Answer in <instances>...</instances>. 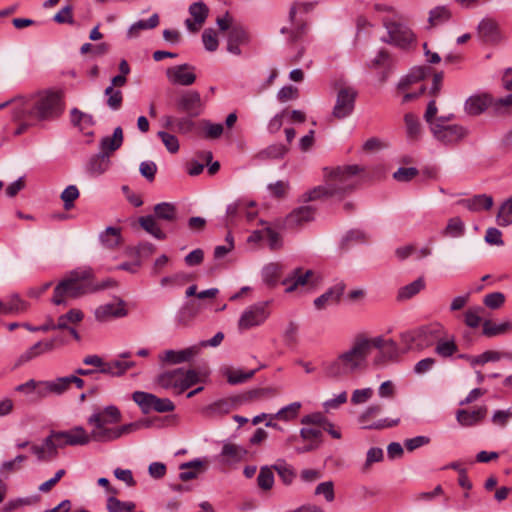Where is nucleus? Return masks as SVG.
<instances>
[{
  "label": "nucleus",
  "mask_w": 512,
  "mask_h": 512,
  "mask_svg": "<svg viewBox=\"0 0 512 512\" xmlns=\"http://www.w3.org/2000/svg\"><path fill=\"white\" fill-rule=\"evenodd\" d=\"M13 103V120L25 119L29 123L49 122L64 111L61 94L51 90L38 92L30 97H17Z\"/></svg>",
  "instance_id": "1"
},
{
  "label": "nucleus",
  "mask_w": 512,
  "mask_h": 512,
  "mask_svg": "<svg viewBox=\"0 0 512 512\" xmlns=\"http://www.w3.org/2000/svg\"><path fill=\"white\" fill-rule=\"evenodd\" d=\"M121 420V411L114 405L96 410L87 419V423L93 427L90 433L91 439L101 443L112 442L151 425L149 420H138L122 426H115Z\"/></svg>",
  "instance_id": "2"
},
{
  "label": "nucleus",
  "mask_w": 512,
  "mask_h": 512,
  "mask_svg": "<svg viewBox=\"0 0 512 512\" xmlns=\"http://www.w3.org/2000/svg\"><path fill=\"white\" fill-rule=\"evenodd\" d=\"M362 171L363 168L359 165L325 168V184L305 192L302 195V201L310 202L336 196L342 197L355 188L356 181L354 176Z\"/></svg>",
  "instance_id": "3"
},
{
  "label": "nucleus",
  "mask_w": 512,
  "mask_h": 512,
  "mask_svg": "<svg viewBox=\"0 0 512 512\" xmlns=\"http://www.w3.org/2000/svg\"><path fill=\"white\" fill-rule=\"evenodd\" d=\"M367 358V343L356 336L349 349L341 352L335 359L323 364L324 373L329 378L351 375L364 367Z\"/></svg>",
  "instance_id": "4"
},
{
  "label": "nucleus",
  "mask_w": 512,
  "mask_h": 512,
  "mask_svg": "<svg viewBox=\"0 0 512 512\" xmlns=\"http://www.w3.org/2000/svg\"><path fill=\"white\" fill-rule=\"evenodd\" d=\"M92 292L95 289L90 271L74 270L55 286L51 301L55 305H66L69 299H77Z\"/></svg>",
  "instance_id": "5"
},
{
  "label": "nucleus",
  "mask_w": 512,
  "mask_h": 512,
  "mask_svg": "<svg viewBox=\"0 0 512 512\" xmlns=\"http://www.w3.org/2000/svg\"><path fill=\"white\" fill-rule=\"evenodd\" d=\"M90 434L82 426H74L69 430H52L44 439V444L49 448V454L58 455V449L66 446H84L91 441Z\"/></svg>",
  "instance_id": "6"
},
{
  "label": "nucleus",
  "mask_w": 512,
  "mask_h": 512,
  "mask_svg": "<svg viewBox=\"0 0 512 512\" xmlns=\"http://www.w3.org/2000/svg\"><path fill=\"white\" fill-rule=\"evenodd\" d=\"M154 215L142 216L138 219L139 225L150 235L158 240H165L166 233L161 229L157 220L174 223L177 220L178 210L175 204L161 202L154 206Z\"/></svg>",
  "instance_id": "7"
},
{
  "label": "nucleus",
  "mask_w": 512,
  "mask_h": 512,
  "mask_svg": "<svg viewBox=\"0 0 512 512\" xmlns=\"http://www.w3.org/2000/svg\"><path fill=\"white\" fill-rule=\"evenodd\" d=\"M15 391L30 396L33 401L39 402L50 396L62 395L58 378L52 380L29 379L15 387Z\"/></svg>",
  "instance_id": "8"
},
{
  "label": "nucleus",
  "mask_w": 512,
  "mask_h": 512,
  "mask_svg": "<svg viewBox=\"0 0 512 512\" xmlns=\"http://www.w3.org/2000/svg\"><path fill=\"white\" fill-rule=\"evenodd\" d=\"M270 316L269 301L257 302L247 307L238 320L240 330H249L262 325Z\"/></svg>",
  "instance_id": "9"
},
{
  "label": "nucleus",
  "mask_w": 512,
  "mask_h": 512,
  "mask_svg": "<svg viewBox=\"0 0 512 512\" xmlns=\"http://www.w3.org/2000/svg\"><path fill=\"white\" fill-rule=\"evenodd\" d=\"M430 131L438 142L446 146H455L459 144L469 134V130L459 124H432V129Z\"/></svg>",
  "instance_id": "10"
},
{
  "label": "nucleus",
  "mask_w": 512,
  "mask_h": 512,
  "mask_svg": "<svg viewBox=\"0 0 512 512\" xmlns=\"http://www.w3.org/2000/svg\"><path fill=\"white\" fill-rule=\"evenodd\" d=\"M381 411V405L372 404L359 415L358 422L362 425L363 429L369 430H380L398 425L399 419L390 420L385 418L375 421L374 418L377 417Z\"/></svg>",
  "instance_id": "11"
},
{
  "label": "nucleus",
  "mask_w": 512,
  "mask_h": 512,
  "mask_svg": "<svg viewBox=\"0 0 512 512\" xmlns=\"http://www.w3.org/2000/svg\"><path fill=\"white\" fill-rule=\"evenodd\" d=\"M383 24L389 36L388 39H384L385 42L404 48L414 41L415 36L406 25L386 19Z\"/></svg>",
  "instance_id": "12"
},
{
  "label": "nucleus",
  "mask_w": 512,
  "mask_h": 512,
  "mask_svg": "<svg viewBox=\"0 0 512 512\" xmlns=\"http://www.w3.org/2000/svg\"><path fill=\"white\" fill-rule=\"evenodd\" d=\"M357 91L352 87H342L339 89L336 103L333 108V116L337 119L348 117L354 110Z\"/></svg>",
  "instance_id": "13"
},
{
  "label": "nucleus",
  "mask_w": 512,
  "mask_h": 512,
  "mask_svg": "<svg viewBox=\"0 0 512 512\" xmlns=\"http://www.w3.org/2000/svg\"><path fill=\"white\" fill-rule=\"evenodd\" d=\"M251 41L250 34L240 24H235L227 33V51L233 55L240 56L242 51L240 45H247Z\"/></svg>",
  "instance_id": "14"
},
{
  "label": "nucleus",
  "mask_w": 512,
  "mask_h": 512,
  "mask_svg": "<svg viewBox=\"0 0 512 512\" xmlns=\"http://www.w3.org/2000/svg\"><path fill=\"white\" fill-rule=\"evenodd\" d=\"M179 111L186 113L189 117H197L202 111V101L199 92L186 91L177 100Z\"/></svg>",
  "instance_id": "15"
},
{
  "label": "nucleus",
  "mask_w": 512,
  "mask_h": 512,
  "mask_svg": "<svg viewBox=\"0 0 512 512\" xmlns=\"http://www.w3.org/2000/svg\"><path fill=\"white\" fill-rule=\"evenodd\" d=\"M167 78L173 84L189 86L196 80L194 67L189 64H181L167 69Z\"/></svg>",
  "instance_id": "16"
},
{
  "label": "nucleus",
  "mask_w": 512,
  "mask_h": 512,
  "mask_svg": "<svg viewBox=\"0 0 512 512\" xmlns=\"http://www.w3.org/2000/svg\"><path fill=\"white\" fill-rule=\"evenodd\" d=\"M316 209L313 206H301L290 212L285 220L288 228H296L315 218Z\"/></svg>",
  "instance_id": "17"
},
{
  "label": "nucleus",
  "mask_w": 512,
  "mask_h": 512,
  "mask_svg": "<svg viewBox=\"0 0 512 512\" xmlns=\"http://www.w3.org/2000/svg\"><path fill=\"white\" fill-rule=\"evenodd\" d=\"M435 330L432 327L423 326L413 331H407L400 335L401 341L407 346L408 350L413 349L414 344L420 348L423 347L422 342L426 341L429 336H432Z\"/></svg>",
  "instance_id": "18"
},
{
  "label": "nucleus",
  "mask_w": 512,
  "mask_h": 512,
  "mask_svg": "<svg viewBox=\"0 0 512 512\" xmlns=\"http://www.w3.org/2000/svg\"><path fill=\"white\" fill-rule=\"evenodd\" d=\"M345 290V284L340 282L330 287L325 293L314 300V306L318 310L326 309L339 302Z\"/></svg>",
  "instance_id": "19"
},
{
  "label": "nucleus",
  "mask_w": 512,
  "mask_h": 512,
  "mask_svg": "<svg viewBox=\"0 0 512 512\" xmlns=\"http://www.w3.org/2000/svg\"><path fill=\"white\" fill-rule=\"evenodd\" d=\"M200 349L198 345L188 347L183 350H166L160 356L159 359L168 364H180L189 361L199 353Z\"/></svg>",
  "instance_id": "20"
},
{
  "label": "nucleus",
  "mask_w": 512,
  "mask_h": 512,
  "mask_svg": "<svg viewBox=\"0 0 512 512\" xmlns=\"http://www.w3.org/2000/svg\"><path fill=\"white\" fill-rule=\"evenodd\" d=\"M189 13L193 20L189 18L186 19L185 25L189 31L197 32L200 26L205 22L209 13V9L205 3L200 1L190 5Z\"/></svg>",
  "instance_id": "21"
},
{
  "label": "nucleus",
  "mask_w": 512,
  "mask_h": 512,
  "mask_svg": "<svg viewBox=\"0 0 512 512\" xmlns=\"http://www.w3.org/2000/svg\"><path fill=\"white\" fill-rule=\"evenodd\" d=\"M127 315V310L125 309V302L123 300H119L117 304L107 303L101 305L95 310V318L98 321H106L110 318H121Z\"/></svg>",
  "instance_id": "22"
},
{
  "label": "nucleus",
  "mask_w": 512,
  "mask_h": 512,
  "mask_svg": "<svg viewBox=\"0 0 512 512\" xmlns=\"http://www.w3.org/2000/svg\"><path fill=\"white\" fill-rule=\"evenodd\" d=\"M478 35L486 43H497L501 38L498 24L491 18H484L479 23Z\"/></svg>",
  "instance_id": "23"
},
{
  "label": "nucleus",
  "mask_w": 512,
  "mask_h": 512,
  "mask_svg": "<svg viewBox=\"0 0 512 512\" xmlns=\"http://www.w3.org/2000/svg\"><path fill=\"white\" fill-rule=\"evenodd\" d=\"M493 198L487 194H478L472 198L461 199L458 204L464 206L472 212H479L481 210H490L493 206Z\"/></svg>",
  "instance_id": "24"
},
{
  "label": "nucleus",
  "mask_w": 512,
  "mask_h": 512,
  "mask_svg": "<svg viewBox=\"0 0 512 512\" xmlns=\"http://www.w3.org/2000/svg\"><path fill=\"white\" fill-rule=\"evenodd\" d=\"M55 347L54 340L39 341L22 353L18 359L20 364L26 363L42 354L51 352Z\"/></svg>",
  "instance_id": "25"
},
{
  "label": "nucleus",
  "mask_w": 512,
  "mask_h": 512,
  "mask_svg": "<svg viewBox=\"0 0 512 512\" xmlns=\"http://www.w3.org/2000/svg\"><path fill=\"white\" fill-rule=\"evenodd\" d=\"M487 414V407L481 406L476 410L468 411L461 409L457 411V421L465 427H470L481 422Z\"/></svg>",
  "instance_id": "26"
},
{
  "label": "nucleus",
  "mask_w": 512,
  "mask_h": 512,
  "mask_svg": "<svg viewBox=\"0 0 512 512\" xmlns=\"http://www.w3.org/2000/svg\"><path fill=\"white\" fill-rule=\"evenodd\" d=\"M123 143V130L121 127H116L111 136H105L101 139L99 148L100 152L110 155L118 150Z\"/></svg>",
  "instance_id": "27"
},
{
  "label": "nucleus",
  "mask_w": 512,
  "mask_h": 512,
  "mask_svg": "<svg viewBox=\"0 0 512 512\" xmlns=\"http://www.w3.org/2000/svg\"><path fill=\"white\" fill-rule=\"evenodd\" d=\"M491 103L488 95H473L470 96L464 105L465 112L471 116H476L483 113Z\"/></svg>",
  "instance_id": "28"
},
{
  "label": "nucleus",
  "mask_w": 512,
  "mask_h": 512,
  "mask_svg": "<svg viewBox=\"0 0 512 512\" xmlns=\"http://www.w3.org/2000/svg\"><path fill=\"white\" fill-rule=\"evenodd\" d=\"M247 453V450L240 445L224 443L220 456L225 463L232 464L242 461Z\"/></svg>",
  "instance_id": "29"
},
{
  "label": "nucleus",
  "mask_w": 512,
  "mask_h": 512,
  "mask_svg": "<svg viewBox=\"0 0 512 512\" xmlns=\"http://www.w3.org/2000/svg\"><path fill=\"white\" fill-rule=\"evenodd\" d=\"M181 368L166 371L158 375L157 383L164 389L173 388L175 393L181 389Z\"/></svg>",
  "instance_id": "30"
},
{
  "label": "nucleus",
  "mask_w": 512,
  "mask_h": 512,
  "mask_svg": "<svg viewBox=\"0 0 512 512\" xmlns=\"http://www.w3.org/2000/svg\"><path fill=\"white\" fill-rule=\"evenodd\" d=\"M110 163V157L106 153L99 152L90 158L87 170L92 175H101L109 169Z\"/></svg>",
  "instance_id": "31"
},
{
  "label": "nucleus",
  "mask_w": 512,
  "mask_h": 512,
  "mask_svg": "<svg viewBox=\"0 0 512 512\" xmlns=\"http://www.w3.org/2000/svg\"><path fill=\"white\" fill-rule=\"evenodd\" d=\"M3 303L4 314H20L27 311L29 304L18 294H12Z\"/></svg>",
  "instance_id": "32"
},
{
  "label": "nucleus",
  "mask_w": 512,
  "mask_h": 512,
  "mask_svg": "<svg viewBox=\"0 0 512 512\" xmlns=\"http://www.w3.org/2000/svg\"><path fill=\"white\" fill-rule=\"evenodd\" d=\"M287 152L288 148L285 145L277 143L259 151L255 158L261 161L276 160L283 158Z\"/></svg>",
  "instance_id": "33"
},
{
  "label": "nucleus",
  "mask_w": 512,
  "mask_h": 512,
  "mask_svg": "<svg viewBox=\"0 0 512 512\" xmlns=\"http://www.w3.org/2000/svg\"><path fill=\"white\" fill-rule=\"evenodd\" d=\"M406 135L409 140L416 141L420 138L422 127L419 118L414 113L404 115Z\"/></svg>",
  "instance_id": "34"
},
{
  "label": "nucleus",
  "mask_w": 512,
  "mask_h": 512,
  "mask_svg": "<svg viewBox=\"0 0 512 512\" xmlns=\"http://www.w3.org/2000/svg\"><path fill=\"white\" fill-rule=\"evenodd\" d=\"M313 275L312 270L302 273L301 269H296L291 278L285 279L283 284L286 285L287 293L293 292L299 285L303 286L308 283V279Z\"/></svg>",
  "instance_id": "35"
},
{
  "label": "nucleus",
  "mask_w": 512,
  "mask_h": 512,
  "mask_svg": "<svg viewBox=\"0 0 512 512\" xmlns=\"http://www.w3.org/2000/svg\"><path fill=\"white\" fill-rule=\"evenodd\" d=\"M233 408V401L228 399H220L205 407L204 413L208 417L221 416L228 414Z\"/></svg>",
  "instance_id": "36"
},
{
  "label": "nucleus",
  "mask_w": 512,
  "mask_h": 512,
  "mask_svg": "<svg viewBox=\"0 0 512 512\" xmlns=\"http://www.w3.org/2000/svg\"><path fill=\"white\" fill-rule=\"evenodd\" d=\"M159 24V16L158 14H153L148 20H139L132 24L127 31V36L129 38L138 37L141 30L153 29L157 27Z\"/></svg>",
  "instance_id": "37"
},
{
  "label": "nucleus",
  "mask_w": 512,
  "mask_h": 512,
  "mask_svg": "<svg viewBox=\"0 0 512 512\" xmlns=\"http://www.w3.org/2000/svg\"><path fill=\"white\" fill-rule=\"evenodd\" d=\"M425 287V282L423 278H418L415 281L401 287L398 290L397 299L399 301H404L411 299L415 295H417L422 289Z\"/></svg>",
  "instance_id": "38"
},
{
  "label": "nucleus",
  "mask_w": 512,
  "mask_h": 512,
  "mask_svg": "<svg viewBox=\"0 0 512 512\" xmlns=\"http://www.w3.org/2000/svg\"><path fill=\"white\" fill-rule=\"evenodd\" d=\"M99 238L104 247L114 249L121 242V230L115 227H107Z\"/></svg>",
  "instance_id": "39"
},
{
  "label": "nucleus",
  "mask_w": 512,
  "mask_h": 512,
  "mask_svg": "<svg viewBox=\"0 0 512 512\" xmlns=\"http://www.w3.org/2000/svg\"><path fill=\"white\" fill-rule=\"evenodd\" d=\"M179 478L182 481L194 479L203 470V463L200 460H193L180 465Z\"/></svg>",
  "instance_id": "40"
},
{
  "label": "nucleus",
  "mask_w": 512,
  "mask_h": 512,
  "mask_svg": "<svg viewBox=\"0 0 512 512\" xmlns=\"http://www.w3.org/2000/svg\"><path fill=\"white\" fill-rule=\"evenodd\" d=\"M192 279L191 275L186 272H177L175 274L164 276L160 280V286L162 288L168 287H181Z\"/></svg>",
  "instance_id": "41"
},
{
  "label": "nucleus",
  "mask_w": 512,
  "mask_h": 512,
  "mask_svg": "<svg viewBox=\"0 0 512 512\" xmlns=\"http://www.w3.org/2000/svg\"><path fill=\"white\" fill-rule=\"evenodd\" d=\"M292 27H283L281 29L282 34L289 35V42L294 43L301 39L306 32V23L302 18H295V23H291Z\"/></svg>",
  "instance_id": "42"
},
{
  "label": "nucleus",
  "mask_w": 512,
  "mask_h": 512,
  "mask_svg": "<svg viewBox=\"0 0 512 512\" xmlns=\"http://www.w3.org/2000/svg\"><path fill=\"white\" fill-rule=\"evenodd\" d=\"M496 222L500 227H508L512 224V196L500 205Z\"/></svg>",
  "instance_id": "43"
},
{
  "label": "nucleus",
  "mask_w": 512,
  "mask_h": 512,
  "mask_svg": "<svg viewBox=\"0 0 512 512\" xmlns=\"http://www.w3.org/2000/svg\"><path fill=\"white\" fill-rule=\"evenodd\" d=\"M465 224L459 217H453L448 220L445 229L441 232L445 237L459 238L465 233Z\"/></svg>",
  "instance_id": "44"
},
{
  "label": "nucleus",
  "mask_w": 512,
  "mask_h": 512,
  "mask_svg": "<svg viewBox=\"0 0 512 512\" xmlns=\"http://www.w3.org/2000/svg\"><path fill=\"white\" fill-rule=\"evenodd\" d=\"M399 356V348L397 343L389 339L387 345L378 353V356L375 357L376 364H382L385 361H394Z\"/></svg>",
  "instance_id": "45"
},
{
  "label": "nucleus",
  "mask_w": 512,
  "mask_h": 512,
  "mask_svg": "<svg viewBox=\"0 0 512 512\" xmlns=\"http://www.w3.org/2000/svg\"><path fill=\"white\" fill-rule=\"evenodd\" d=\"M427 72L428 68L426 67L413 68L408 75L400 80L398 88L401 90L408 88L409 85L424 79L427 75Z\"/></svg>",
  "instance_id": "46"
},
{
  "label": "nucleus",
  "mask_w": 512,
  "mask_h": 512,
  "mask_svg": "<svg viewBox=\"0 0 512 512\" xmlns=\"http://www.w3.org/2000/svg\"><path fill=\"white\" fill-rule=\"evenodd\" d=\"M272 468L278 473L280 479L286 485H290L296 477V473L293 468L284 460H278Z\"/></svg>",
  "instance_id": "47"
},
{
  "label": "nucleus",
  "mask_w": 512,
  "mask_h": 512,
  "mask_svg": "<svg viewBox=\"0 0 512 512\" xmlns=\"http://www.w3.org/2000/svg\"><path fill=\"white\" fill-rule=\"evenodd\" d=\"M84 314L79 309H71L67 313L61 315L57 319L58 329H65L69 327V323H79L83 320Z\"/></svg>",
  "instance_id": "48"
},
{
  "label": "nucleus",
  "mask_w": 512,
  "mask_h": 512,
  "mask_svg": "<svg viewBox=\"0 0 512 512\" xmlns=\"http://www.w3.org/2000/svg\"><path fill=\"white\" fill-rule=\"evenodd\" d=\"M510 328H511V324L509 322L495 324V323H492L490 320H485L483 322L482 333L486 337H495V336L506 333Z\"/></svg>",
  "instance_id": "49"
},
{
  "label": "nucleus",
  "mask_w": 512,
  "mask_h": 512,
  "mask_svg": "<svg viewBox=\"0 0 512 512\" xmlns=\"http://www.w3.org/2000/svg\"><path fill=\"white\" fill-rule=\"evenodd\" d=\"M383 457H384L383 450L381 448L371 447L367 451L365 462L360 467L361 473H363V474L368 473L371 469V466L374 463L381 462L383 460Z\"/></svg>",
  "instance_id": "50"
},
{
  "label": "nucleus",
  "mask_w": 512,
  "mask_h": 512,
  "mask_svg": "<svg viewBox=\"0 0 512 512\" xmlns=\"http://www.w3.org/2000/svg\"><path fill=\"white\" fill-rule=\"evenodd\" d=\"M153 397L154 394L143 392V391H135L132 394L133 401L141 408L142 412L147 414L153 408Z\"/></svg>",
  "instance_id": "51"
},
{
  "label": "nucleus",
  "mask_w": 512,
  "mask_h": 512,
  "mask_svg": "<svg viewBox=\"0 0 512 512\" xmlns=\"http://www.w3.org/2000/svg\"><path fill=\"white\" fill-rule=\"evenodd\" d=\"M300 408V402H293L280 409L276 414H271V418H276L283 421H290L298 416Z\"/></svg>",
  "instance_id": "52"
},
{
  "label": "nucleus",
  "mask_w": 512,
  "mask_h": 512,
  "mask_svg": "<svg viewBox=\"0 0 512 512\" xmlns=\"http://www.w3.org/2000/svg\"><path fill=\"white\" fill-rule=\"evenodd\" d=\"M272 466H263L260 468V472L257 476V484L262 490H270L274 484V474L272 472Z\"/></svg>",
  "instance_id": "53"
},
{
  "label": "nucleus",
  "mask_w": 512,
  "mask_h": 512,
  "mask_svg": "<svg viewBox=\"0 0 512 512\" xmlns=\"http://www.w3.org/2000/svg\"><path fill=\"white\" fill-rule=\"evenodd\" d=\"M135 507L134 502H123L114 496L107 499V510L109 512H135Z\"/></svg>",
  "instance_id": "54"
},
{
  "label": "nucleus",
  "mask_w": 512,
  "mask_h": 512,
  "mask_svg": "<svg viewBox=\"0 0 512 512\" xmlns=\"http://www.w3.org/2000/svg\"><path fill=\"white\" fill-rule=\"evenodd\" d=\"M484 313V308L480 306H475L469 308L464 314L465 324L470 328H477L482 322V314Z\"/></svg>",
  "instance_id": "55"
},
{
  "label": "nucleus",
  "mask_w": 512,
  "mask_h": 512,
  "mask_svg": "<svg viewBox=\"0 0 512 512\" xmlns=\"http://www.w3.org/2000/svg\"><path fill=\"white\" fill-rule=\"evenodd\" d=\"M256 370H250L248 372H242L241 370H231L227 369L225 375L227 376V381L231 385H236L240 383H244L250 378H252L255 374Z\"/></svg>",
  "instance_id": "56"
},
{
  "label": "nucleus",
  "mask_w": 512,
  "mask_h": 512,
  "mask_svg": "<svg viewBox=\"0 0 512 512\" xmlns=\"http://www.w3.org/2000/svg\"><path fill=\"white\" fill-rule=\"evenodd\" d=\"M468 358L471 366L483 365L490 361L494 362L500 360L502 358V352L488 350L482 353L481 355Z\"/></svg>",
  "instance_id": "57"
},
{
  "label": "nucleus",
  "mask_w": 512,
  "mask_h": 512,
  "mask_svg": "<svg viewBox=\"0 0 512 512\" xmlns=\"http://www.w3.org/2000/svg\"><path fill=\"white\" fill-rule=\"evenodd\" d=\"M300 437L309 444H316L318 449L322 443V430L318 428H302Z\"/></svg>",
  "instance_id": "58"
},
{
  "label": "nucleus",
  "mask_w": 512,
  "mask_h": 512,
  "mask_svg": "<svg viewBox=\"0 0 512 512\" xmlns=\"http://www.w3.org/2000/svg\"><path fill=\"white\" fill-rule=\"evenodd\" d=\"M104 94L108 97L107 105L112 110L120 109V107L122 106V101H123V94H122L121 90L114 89V88H112V86H108L105 89Z\"/></svg>",
  "instance_id": "59"
},
{
  "label": "nucleus",
  "mask_w": 512,
  "mask_h": 512,
  "mask_svg": "<svg viewBox=\"0 0 512 512\" xmlns=\"http://www.w3.org/2000/svg\"><path fill=\"white\" fill-rule=\"evenodd\" d=\"M71 122L75 126H79L82 129L87 126H92L94 124V120L92 115L84 113L77 108H73L71 110Z\"/></svg>",
  "instance_id": "60"
},
{
  "label": "nucleus",
  "mask_w": 512,
  "mask_h": 512,
  "mask_svg": "<svg viewBox=\"0 0 512 512\" xmlns=\"http://www.w3.org/2000/svg\"><path fill=\"white\" fill-rule=\"evenodd\" d=\"M79 197V190L75 185L67 186L61 193L60 198L64 203V209L70 210L74 207V201Z\"/></svg>",
  "instance_id": "61"
},
{
  "label": "nucleus",
  "mask_w": 512,
  "mask_h": 512,
  "mask_svg": "<svg viewBox=\"0 0 512 512\" xmlns=\"http://www.w3.org/2000/svg\"><path fill=\"white\" fill-rule=\"evenodd\" d=\"M281 267L278 264H269L263 270L264 281L270 285H276L278 278L280 277Z\"/></svg>",
  "instance_id": "62"
},
{
  "label": "nucleus",
  "mask_w": 512,
  "mask_h": 512,
  "mask_svg": "<svg viewBox=\"0 0 512 512\" xmlns=\"http://www.w3.org/2000/svg\"><path fill=\"white\" fill-rule=\"evenodd\" d=\"M202 41L206 50L210 52H214L217 50L219 42L217 39V33L214 29H205L202 34Z\"/></svg>",
  "instance_id": "63"
},
{
  "label": "nucleus",
  "mask_w": 512,
  "mask_h": 512,
  "mask_svg": "<svg viewBox=\"0 0 512 512\" xmlns=\"http://www.w3.org/2000/svg\"><path fill=\"white\" fill-rule=\"evenodd\" d=\"M435 351L441 357H450L457 351V346L453 340H439Z\"/></svg>",
  "instance_id": "64"
}]
</instances>
